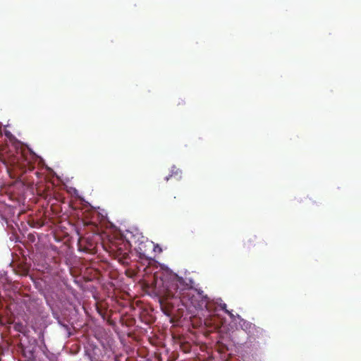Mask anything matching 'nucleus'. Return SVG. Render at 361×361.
<instances>
[{
  "label": "nucleus",
  "instance_id": "nucleus-1",
  "mask_svg": "<svg viewBox=\"0 0 361 361\" xmlns=\"http://www.w3.org/2000/svg\"><path fill=\"white\" fill-rule=\"evenodd\" d=\"M161 281L162 287L158 290L161 303L170 299L178 300L181 302L183 293L188 289L184 280L176 274H170Z\"/></svg>",
  "mask_w": 361,
  "mask_h": 361
},
{
  "label": "nucleus",
  "instance_id": "nucleus-2",
  "mask_svg": "<svg viewBox=\"0 0 361 361\" xmlns=\"http://www.w3.org/2000/svg\"><path fill=\"white\" fill-rule=\"evenodd\" d=\"M30 155L27 149L20 143H15L6 155V163L11 166L19 169L23 172L32 171L35 165L28 159Z\"/></svg>",
  "mask_w": 361,
  "mask_h": 361
},
{
  "label": "nucleus",
  "instance_id": "nucleus-3",
  "mask_svg": "<svg viewBox=\"0 0 361 361\" xmlns=\"http://www.w3.org/2000/svg\"><path fill=\"white\" fill-rule=\"evenodd\" d=\"M105 250L115 259L123 264L128 265L130 262V252L131 243L122 236L112 237L104 244Z\"/></svg>",
  "mask_w": 361,
  "mask_h": 361
},
{
  "label": "nucleus",
  "instance_id": "nucleus-4",
  "mask_svg": "<svg viewBox=\"0 0 361 361\" xmlns=\"http://www.w3.org/2000/svg\"><path fill=\"white\" fill-rule=\"evenodd\" d=\"M210 299L202 290L188 288L187 292L182 296L181 304L185 307H193L196 310H209L208 305Z\"/></svg>",
  "mask_w": 361,
  "mask_h": 361
},
{
  "label": "nucleus",
  "instance_id": "nucleus-5",
  "mask_svg": "<svg viewBox=\"0 0 361 361\" xmlns=\"http://www.w3.org/2000/svg\"><path fill=\"white\" fill-rule=\"evenodd\" d=\"M157 246L152 241L148 240H141L135 247V250L140 259L147 261L153 260L155 258V249Z\"/></svg>",
  "mask_w": 361,
  "mask_h": 361
},
{
  "label": "nucleus",
  "instance_id": "nucleus-6",
  "mask_svg": "<svg viewBox=\"0 0 361 361\" xmlns=\"http://www.w3.org/2000/svg\"><path fill=\"white\" fill-rule=\"evenodd\" d=\"M238 324L250 337L259 338L263 335V329L254 324L240 318Z\"/></svg>",
  "mask_w": 361,
  "mask_h": 361
},
{
  "label": "nucleus",
  "instance_id": "nucleus-7",
  "mask_svg": "<svg viewBox=\"0 0 361 361\" xmlns=\"http://www.w3.org/2000/svg\"><path fill=\"white\" fill-rule=\"evenodd\" d=\"M263 245L264 240L257 238L256 235L250 236L244 243V246L247 249H251L252 247H255L257 245L262 246Z\"/></svg>",
  "mask_w": 361,
  "mask_h": 361
},
{
  "label": "nucleus",
  "instance_id": "nucleus-8",
  "mask_svg": "<svg viewBox=\"0 0 361 361\" xmlns=\"http://www.w3.org/2000/svg\"><path fill=\"white\" fill-rule=\"evenodd\" d=\"M174 177L177 180L180 179L181 178V171L176 168V166H172L171 169V173L169 176H166L165 178V180L168 181L169 180V178Z\"/></svg>",
  "mask_w": 361,
  "mask_h": 361
},
{
  "label": "nucleus",
  "instance_id": "nucleus-9",
  "mask_svg": "<svg viewBox=\"0 0 361 361\" xmlns=\"http://www.w3.org/2000/svg\"><path fill=\"white\" fill-rule=\"evenodd\" d=\"M220 307L223 310L226 314H228L231 318L233 317V314L231 312L227 310V305L226 303H223L220 305Z\"/></svg>",
  "mask_w": 361,
  "mask_h": 361
},
{
  "label": "nucleus",
  "instance_id": "nucleus-10",
  "mask_svg": "<svg viewBox=\"0 0 361 361\" xmlns=\"http://www.w3.org/2000/svg\"><path fill=\"white\" fill-rule=\"evenodd\" d=\"M205 324H206V325H208V326H209V325H210V322L209 321V319H207L205 320Z\"/></svg>",
  "mask_w": 361,
  "mask_h": 361
},
{
  "label": "nucleus",
  "instance_id": "nucleus-11",
  "mask_svg": "<svg viewBox=\"0 0 361 361\" xmlns=\"http://www.w3.org/2000/svg\"><path fill=\"white\" fill-rule=\"evenodd\" d=\"M35 175H36L37 177H39V176L41 175V173H40L39 172H38V171H36V172H35Z\"/></svg>",
  "mask_w": 361,
  "mask_h": 361
},
{
  "label": "nucleus",
  "instance_id": "nucleus-12",
  "mask_svg": "<svg viewBox=\"0 0 361 361\" xmlns=\"http://www.w3.org/2000/svg\"><path fill=\"white\" fill-rule=\"evenodd\" d=\"M62 326H63V327H65L66 329H68V326L67 325H66V324H63Z\"/></svg>",
  "mask_w": 361,
  "mask_h": 361
}]
</instances>
